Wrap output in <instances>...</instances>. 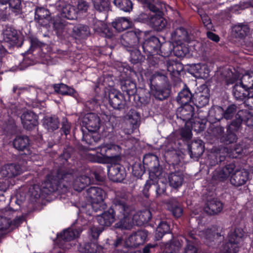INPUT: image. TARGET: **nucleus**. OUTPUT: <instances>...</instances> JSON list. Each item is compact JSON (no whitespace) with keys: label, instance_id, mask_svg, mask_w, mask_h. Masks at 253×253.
Here are the masks:
<instances>
[{"label":"nucleus","instance_id":"f257e3e1","mask_svg":"<svg viewBox=\"0 0 253 253\" xmlns=\"http://www.w3.org/2000/svg\"><path fill=\"white\" fill-rule=\"evenodd\" d=\"M75 153L72 146H67L59 156L58 161L59 167L55 174L47 175L46 179L40 189V194L35 195L38 198L41 195L45 196L55 192L59 194L65 193L68 190L70 182L74 179V170L71 168L72 164L69 162Z\"/></svg>","mask_w":253,"mask_h":253},{"label":"nucleus","instance_id":"f03ea898","mask_svg":"<svg viewBox=\"0 0 253 253\" xmlns=\"http://www.w3.org/2000/svg\"><path fill=\"white\" fill-rule=\"evenodd\" d=\"M89 149L96 151L95 154L87 153L86 155V159L92 163L117 164L122 160V148L119 145L113 143H103Z\"/></svg>","mask_w":253,"mask_h":253},{"label":"nucleus","instance_id":"7ed1b4c3","mask_svg":"<svg viewBox=\"0 0 253 253\" xmlns=\"http://www.w3.org/2000/svg\"><path fill=\"white\" fill-rule=\"evenodd\" d=\"M124 204L125 196L120 197L117 195L109 209L97 216L96 219L99 224L103 227L110 226L114 222L116 214L128 212L129 209Z\"/></svg>","mask_w":253,"mask_h":253},{"label":"nucleus","instance_id":"20e7f679","mask_svg":"<svg viewBox=\"0 0 253 253\" xmlns=\"http://www.w3.org/2000/svg\"><path fill=\"white\" fill-rule=\"evenodd\" d=\"M144 7L151 11L155 13L154 15L150 16L149 24L150 27L157 31H161L167 25V21L164 18V13L159 7L154 4L153 0H138Z\"/></svg>","mask_w":253,"mask_h":253},{"label":"nucleus","instance_id":"39448f33","mask_svg":"<svg viewBox=\"0 0 253 253\" xmlns=\"http://www.w3.org/2000/svg\"><path fill=\"white\" fill-rule=\"evenodd\" d=\"M192 137L191 129L188 127L182 128L180 135L176 133L170 134L167 138V144L165 148L166 152L176 151L181 148V142H188Z\"/></svg>","mask_w":253,"mask_h":253},{"label":"nucleus","instance_id":"423d86ee","mask_svg":"<svg viewBox=\"0 0 253 253\" xmlns=\"http://www.w3.org/2000/svg\"><path fill=\"white\" fill-rule=\"evenodd\" d=\"M123 238L122 236H116L115 239H108L106 244L102 247L96 242H90L84 244V253H106L113 252L115 249L122 245Z\"/></svg>","mask_w":253,"mask_h":253},{"label":"nucleus","instance_id":"0eeeda50","mask_svg":"<svg viewBox=\"0 0 253 253\" xmlns=\"http://www.w3.org/2000/svg\"><path fill=\"white\" fill-rule=\"evenodd\" d=\"M205 243L209 247H217L224 239L219 227L216 225H212L202 232Z\"/></svg>","mask_w":253,"mask_h":253},{"label":"nucleus","instance_id":"6e6552de","mask_svg":"<svg viewBox=\"0 0 253 253\" xmlns=\"http://www.w3.org/2000/svg\"><path fill=\"white\" fill-rule=\"evenodd\" d=\"M144 34L139 29L129 31L124 34L120 40L122 45L125 49L138 47L139 43L144 40Z\"/></svg>","mask_w":253,"mask_h":253},{"label":"nucleus","instance_id":"1a4fd4ad","mask_svg":"<svg viewBox=\"0 0 253 253\" xmlns=\"http://www.w3.org/2000/svg\"><path fill=\"white\" fill-rule=\"evenodd\" d=\"M108 101L113 108L120 111L130 106V99H128V97L125 93L115 89L109 92Z\"/></svg>","mask_w":253,"mask_h":253},{"label":"nucleus","instance_id":"9d476101","mask_svg":"<svg viewBox=\"0 0 253 253\" xmlns=\"http://www.w3.org/2000/svg\"><path fill=\"white\" fill-rule=\"evenodd\" d=\"M143 164L149 171L150 177H160L162 174V169L160 168L158 157L152 153L145 154L143 159Z\"/></svg>","mask_w":253,"mask_h":253},{"label":"nucleus","instance_id":"9b49d317","mask_svg":"<svg viewBox=\"0 0 253 253\" xmlns=\"http://www.w3.org/2000/svg\"><path fill=\"white\" fill-rule=\"evenodd\" d=\"M245 232L241 227H235L228 234L227 240L225 242L226 248H232V250L239 251L241 243L245 238Z\"/></svg>","mask_w":253,"mask_h":253},{"label":"nucleus","instance_id":"f8f14e48","mask_svg":"<svg viewBox=\"0 0 253 253\" xmlns=\"http://www.w3.org/2000/svg\"><path fill=\"white\" fill-rule=\"evenodd\" d=\"M126 207L129 209V211L126 213H117L118 217L121 219L114 225V227L116 229L121 230H130L133 226V222L132 218L131 216L133 212V208L128 204L127 199L125 197V204Z\"/></svg>","mask_w":253,"mask_h":253},{"label":"nucleus","instance_id":"ddd939ff","mask_svg":"<svg viewBox=\"0 0 253 253\" xmlns=\"http://www.w3.org/2000/svg\"><path fill=\"white\" fill-rule=\"evenodd\" d=\"M243 123V119L241 117L238 112L235 116V118L232 120L226 126L227 136L228 137L226 140L225 137H223V140H226L228 143L236 142L238 139L236 133L239 130L241 125Z\"/></svg>","mask_w":253,"mask_h":253},{"label":"nucleus","instance_id":"4468645a","mask_svg":"<svg viewBox=\"0 0 253 253\" xmlns=\"http://www.w3.org/2000/svg\"><path fill=\"white\" fill-rule=\"evenodd\" d=\"M81 232V231L69 228L63 230V232H61L59 234H57V237L59 247L63 249H70L71 245L69 242L78 237Z\"/></svg>","mask_w":253,"mask_h":253},{"label":"nucleus","instance_id":"2eb2a0df","mask_svg":"<svg viewBox=\"0 0 253 253\" xmlns=\"http://www.w3.org/2000/svg\"><path fill=\"white\" fill-rule=\"evenodd\" d=\"M5 46H8L10 48L13 46L21 47L22 44L18 43L19 38L16 31H6L4 34ZM8 51L5 48L4 45H0V62L2 63V58L7 54Z\"/></svg>","mask_w":253,"mask_h":253},{"label":"nucleus","instance_id":"dca6fc26","mask_svg":"<svg viewBox=\"0 0 253 253\" xmlns=\"http://www.w3.org/2000/svg\"><path fill=\"white\" fill-rule=\"evenodd\" d=\"M235 167V164L232 163L223 167L216 169L212 172L211 181L215 183L224 182L231 176Z\"/></svg>","mask_w":253,"mask_h":253},{"label":"nucleus","instance_id":"f3484780","mask_svg":"<svg viewBox=\"0 0 253 253\" xmlns=\"http://www.w3.org/2000/svg\"><path fill=\"white\" fill-rule=\"evenodd\" d=\"M20 118L23 128L27 130L35 129L39 124L38 115L31 110L24 111Z\"/></svg>","mask_w":253,"mask_h":253},{"label":"nucleus","instance_id":"a211bd4d","mask_svg":"<svg viewBox=\"0 0 253 253\" xmlns=\"http://www.w3.org/2000/svg\"><path fill=\"white\" fill-rule=\"evenodd\" d=\"M210 96V89L207 85L203 84L194 94L193 104L198 108L205 106L209 103Z\"/></svg>","mask_w":253,"mask_h":253},{"label":"nucleus","instance_id":"6ab92c4d","mask_svg":"<svg viewBox=\"0 0 253 253\" xmlns=\"http://www.w3.org/2000/svg\"><path fill=\"white\" fill-rule=\"evenodd\" d=\"M150 101L149 92L144 89H140L130 97V106L140 108L146 106Z\"/></svg>","mask_w":253,"mask_h":253},{"label":"nucleus","instance_id":"aec40b11","mask_svg":"<svg viewBox=\"0 0 253 253\" xmlns=\"http://www.w3.org/2000/svg\"><path fill=\"white\" fill-rule=\"evenodd\" d=\"M250 172L244 169H235L231 175L230 183L235 186L239 187L245 184L249 179Z\"/></svg>","mask_w":253,"mask_h":253},{"label":"nucleus","instance_id":"412c9836","mask_svg":"<svg viewBox=\"0 0 253 253\" xmlns=\"http://www.w3.org/2000/svg\"><path fill=\"white\" fill-rule=\"evenodd\" d=\"M113 164L108 168V177L113 182H121L126 176V169L119 163Z\"/></svg>","mask_w":253,"mask_h":253},{"label":"nucleus","instance_id":"4be33fe9","mask_svg":"<svg viewBox=\"0 0 253 253\" xmlns=\"http://www.w3.org/2000/svg\"><path fill=\"white\" fill-rule=\"evenodd\" d=\"M87 194L92 202L99 206L103 204L106 196V193L104 190L101 187L95 186H91L88 188L87 190Z\"/></svg>","mask_w":253,"mask_h":253},{"label":"nucleus","instance_id":"5701e85b","mask_svg":"<svg viewBox=\"0 0 253 253\" xmlns=\"http://www.w3.org/2000/svg\"><path fill=\"white\" fill-rule=\"evenodd\" d=\"M142 43L143 51L146 54L152 55V54L159 53L161 42L157 37L151 36L144 42L142 40Z\"/></svg>","mask_w":253,"mask_h":253},{"label":"nucleus","instance_id":"b1692460","mask_svg":"<svg viewBox=\"0 0 253 253\" xmlns=\"http://www.w3.org/2000/svg\"><path fill=\"white\" fill-rule=\"evenodd\" d=\"M83 123L88 131L95 132L100 128V119L97 114L89 113L84 116Z\"/></svg>","mask_w":253,"mask_h":253},{"label":"nucleus","instance_id":"393cba45","mask_svg":"<svg viewBox=\"0 0 253 253\" xmlns=\"http://www.w3.org/2000/svg\"><path fill=\"white\" fill-rule=\"evenodd\" d=\"M190 156L193 159H199L205 151V143L201 139H196L192 141L187 145Z\"/></svg>","mask_w":253,"mask_h":253},{"label":"nucleus","instance_id":"a878e982","mask_svg":"<svg viewBox=\"0 0 253 253\" xmlns=\"http://www.w3.org/2000/svg\"><path fill=\"white\" fill-rule=\"evenodd\" d=\"M194 114L195 108L191 103L181 104L176 111L177 118L186 123L191 120Z\"/></svg>","mask_w":253,"mask_h":253},{"label":"nucleus","instance_id":"bb28decb","mask_svg":"<svg viewBox=\"0 0 253 253\" xmlns=\"http://www.w3.org/2000/svg\"><path fill=\"white\" fill-rule=\"evenodd\" d=\"M30 139L27 135H18L12 142L13 147L20 151L24 152L26 155H31L32 151L30 149Z\"/></svg>","mask_w":253,"mask_h":253},{"label":"nucleus","instance_id":"cd10ccee","mask_svg":"<svg viewBox=\"0 0 253 253\" xmlns=\"http://www.w3.org/2000/svg\"><path fill=\"white\" fill-rule=\"evenodd\" d=\"M67 22L61 17H55L53 19V27L57 36L62 38L67 33Z\"/></svg>","mask_w":253,"mask_h":253},{"label":"nucleus","instance_id":"c85d7f7f","mask_svg":"<svg viewBox=\"0 0 253 253\" xmlns=\"http://www.w3.org/2000/svg\"><path fill=\"white\" fill-rule=\"evenodd\" d=\"M147 236L148 231L147 230H139L130 235L128 240L131 247H137L144 243Z\"/></svg>","mask_w":253,"mask_h":253},{"label":"nucleus","instance_id":"c756f323","mask_svg":"<svg viewBox=\"0 0 253 253\" xmlns=\"http://www.w3.org/2000/svg\"><path fill=\"white\" fill-rule=\"evenodd\" d=\"M120 85L123 93L128 97V99H130V96L137 92L136 83L130 78L121 80Z\"/></svg>","mask_w":253,"mask_h":253},{"label":"nucleus","instance_id":"7c9ffc66","mask_svg":"<svg viewBox=\"0 0 253 253\" xmlns=\"http://www.w3.org/2000/svg\"><path fill=\"white\" fill-rule=\"evenodd\" d=\"M49 11L43 7H37L35 11V21L39 24L40 26L44 27L50 19Z\"/></svg>","mask_w":253,"mask_h":253},{"label":"nucleus","instance_id":"2f4dec72","mask_svg":"<svg viewBox=\"0 0 253 253\" xmlns=\"http://www.w3.org/2000/svg\"><path fill=\"white\" fill-rule=\"evenodd\" d=\"M19 174V166L12 163L4 165L0 172V175L5 178V182L7 179L14 177Z\"/></svg>","mask_w":253,"mask_h":253},{"label":"nucleus","instance_id":"473e14b6","mask_svg":"<svg viewBox=\"0 0 253 253\" xmlns=\"http://www.w3.org/2000/svg\"><path fill=\"white\" fill-rule=\"evenodd\" d=\"M52 87L56 93L62 95L70 96L74 98H77L78 96L77 91L73 87L63 83L53 84Z\"/></svg>","mask_w":253,"mask_h":253},{"label":"nucleus","instance_id":"72a5a7b5","mask_svg":"<svg viewBox=\"0 0 253 253\" xmlns=\"http://www.w3.org/2000/svg\"><path fill=\"white\" fill-rule=\"evenodd\" d=\"M148 82L151 89L169 84L167 77L159 72L152 75Z\"/></svg>","mask_w":253,"mask_h":253},{"label":"nucleus","instance_id":"f704fd0d","mask_svg":"<svg viewBox=\"0 0 253 253\" xmlns=\"http://www.w3.org/2000/svg\"><path fill=\"white\" fill-rule=\"evenodd\" d=\"M152 218V213L149 210L139 211L133 214L132 219L138 226H142L147 223Z\"/></svg>","mask_w":253,"mask_h":253},{"label":"nucleus","instance_id":"c9c22d12","mask_svg":"<svg viewBox=\"0 0 253 253\" xmlns=\"http://www.w3.org/2000/svg\"><path fill=\"white\" fill-rule=\"evenodd\" d=\"M191 74L200 78H207L209 76L210 70L205 64H194L190 66Z\"/></svg>","mask_w":253,"mask_h":253},{"label":"nucleus","instance_id":"e433bc0d","mask_svg":"<svg viewBox=\"0 0 253 253\" xmlns=\"http://www.w3.org/2000/svg\"><path fill=\"white\" fill-rule=\"evenodd\" d=\"M222 203L217 199L214 198L208 200L204 208L205 212L210 215L217 214L222 211Z\"/></svg>","mask_w":253,"mask_h":253},{"label":"nucleus","instance_id":"4c0bfd02","mask_svg":"<svg viewBox=\"0 0 253 253\" xmlns=\"http://www.w3.org/2000/svg\"><path fill=\"white\" fill-rule=\"evenodd\" d=\"M43 126L49 132H53L59 128L60 121L55 115L45 116L43 120Z\"/></svg>","mask_w":253,"mask_h":253},{"label":"nucleus","instance_id":"58836bf2","mask_svg":"<svg viewBox=\"0 0 253 253\" xmlns=\"http://www.w3.org/2000/svg\"><path fill=\"white\" fill-rule=\"evenodd\" d=\"M232 93L236 100L243 101L250 95V89L241 83L236 84L232 89Z\"/></svg>","mask_w":253,"mask_h":253},{"label":"nucleus","instance_id":"ea45409f","mask_svg":"<svg viewBox=\"0 0 253 253\" xmlns=\"http://www.w3.org/2000/svg\"><path fill=\"white\" fill-rule=\"evenodd\" d=\"M184 179V175L180 171L171 172L168 176L169 185L174 189L180 187L182 185Z\"/></svg>","mask_w":253,"mask_h":253},{"label":"nucleus","instance_id":"a19ab883","mask_svg":"<svg viewBox=\"0 0 253 253\" xmlns=\"http://www.w3.org/2000/svg\"><path fill=\"white\" fill-rule=\"evenodd\" d=\"M168 210L175 218H179L183 214V210L176 198H170L167 203Z\"/></svg>","mask_w":253,"mask_h":253},{"label":"nucleus","instance_id":"79ce46f5","mask_svg":"<svg viewBox=\"0 0 253 253\" xmlns=\"http://www.w3.org/2000/svg\"><path fill=\"white\" fill-rule=\"evenodd\" d=\"M89 35V28L87 25L78 24L72 28V36L75 39H85Z\"/></svg>","mask_w":253,"mask_h":253},{"label":"nucleus","instance_id":"37998d69","mask_svg":"<svg viewBox=\"0 0 253 253\" xmlns=\"http://www.w3.org/2000/svg\"><path fill=\"white\" fill-rule=\"evenodd\" d=\"M155 98L161 101L168 98L170 95V88L169 84L151 89Z\"/></svg>","mask_w":253,"mask_h":253},{"label":"nucleus","instance_id":"c03bdc74","mask_svg":"<svg viewBox=\"0 0 253 253\" xmlns=\"http://www.w3.org/2000/svg\"><path fill=\"white\" fill-rule=\"evenodd\" d=\"M217 109L219 112H221V114L219 118L215 116V120L220 121L221 119L224 118L228 120L232 119L235 115L237 111V106L236 105L232 104L229 105L225 110L220 106H218Z\"/></svg>","mask_w":253,"mask_h":253},{"label":"nucleus","instance_id":"a18cd8bd","mask_svg":"<svg viewBox=\"0 0 253 253\" xmlns=\"http://www.w3.org/2000/svg\"><path fill=\"white\" fill-rule=\"evenodd\" d=\"M226 159L225 153L218 150L211 153L208 157L209 166L212 167L224 162Z\"/></svg>","mask_w":253,"mask_h":253},{"label":"nucleus","instance_id":"49530a36","mask_svg":"<svg viewBox=\"0 0 253 253\" xmlns=\"http://www.w3.org/2000/svg\"><path fill=\"white\" fill-rule=\"evenodd\" d=\"M194 94H192L189 88L185 85L178 94L176 99L180 104L193 103Z\"/></svg>","mask_w":253,"mask_h":253},{"label":"nucleus","instance_id":"de8ad7c7","mask_svg":"<svg viewBox=\"0 0 253 253\" xmlns=\"http://www.w3.org/2000/svg\"><path fill=\"white\" fill-rule=\"evenodd\" d=\"M159 48V56L165 58L169 57L172 52H174V46L171 42L167 41L161 43Z\"/></svg>","mask_w":253,"mask_h":253},{"label":"nucleus","instance_id":"09e8293b","mask_svg":"<svg viewBox=\"0 0 253 253\" xmlns=\"http://www.w3.org/2000/svg\"><path fill=\"white\" fill-rule=\"evenodd\" d=\"M170 232V225L166 221H160L155 232V238L157 241L161 240L166 234Z\"/></svg>","mask_w":253,"mask_h":253},{"label":"nucleus","instance_id":"8fccbe9b","mask_svg":"<svg viewBox=\"0 0 253 253\" xmlns=\"http://www.w3.org/2000/svg\"><path fill=\"white\" fill-rule=\"evenodd\" d=\"M172 38L176 42L187 41L189 35L187 30L183 27L176 28L171 34Z\"/></svg>","mask_w":253,"mask_h":253},{"label":"nucleus","instance_id":"3c124183","mask_svg":"<svg viewBox=\"0 0 253 253\" xmlns=\"http://www.w3.org/2000/svg\"><path fill=\"white\" fill-rule=\"evenodd\" d=\"M126 49L129 52V61L132 64L140 63L145 59V56L141 54L138 47Z\"/></svg>","mask_w":253,"mask_h":253},{"label":"nucleus","instance_id":"603ef678","mask_svg":"<svg viewBox=\"0 0 253 253\" xmlns=\"http://www.w3.org/2000/svg\"><path fill=\"white\" fill-rule=\"evenodd\" d=\"M60 17L69 20L75 19L77 18V11L75 6L66 4L62 8Z\"/></svg>","mask_w":253,"mask_h":253},{"label":"nucleus","instance_id":"864d4df0","mask_svg":"<svg viewBox=\"0 0 253 253\" xmlns=\"http://www.w3.org/2000/svg\"><path fill=\"white\" fill-rule=\"evenodd\" d=\"M112 26L118 32H123L130 27V23L126 17H119L112 22Z\"/></svg>","mask_w":253,"mask_h":253},{"label":"nucleus","instance_id":"5fc2aeb1","mask_svg":"<svg viewBox=\"0 0 253 253\" xmlns=\"http://www.w3.org/2000/svg\"><path fill=\"white\" fill-rule=\"evenodd\" d=\"M183 69V66L180 62L174 61L167 62V70L172 76L176 77L180 76Z\"/></svg>","mask_w":253,"mask_h":253},{"label":"nucleus","instance_id":"6e6d98bb","mask_svg":"<svg viewBox=\"0 0 253 253\" xmlns=\"http://www.w3.org/2000/svg\"><path fill=\"white\" fill-rule=\"evenodd\" d=\"M100 135L96 133V131H89L88 133H85L83 131L82 141L89 145L93 146L95 145L100 140Z\"/></svg>","mask_w":253,"mask_h":253},{"label":"nucleus","instance_id":"4d7b16f0","mask_svg":"<svg viewBox=\"0 0 253 253\" xmlns=\"http://www.w3.org/2000/svg\"><path fill=\"white\" fill-rule=\"evenodd\" d=\"M90 182L91 180L89 177L86 175H82L74 182V189L76 191L81 192L90 184Z\"/></svg>","mask_w":253,"mask_h":253},{"label":"nucleus","instance_id":"13d9d810","mask_svg":"<svg viewBox=\"0 0 253 253\" xmlns=\"http://www.w3.org/2000/svg\"><path fill=\"white\" fill-rule=\"evenodd\" d=\"M249 26L247 24H239L233 28L234 36L240 39L244 38L250 32Z\"/></svg>","mask_w":253,"mask_h":253},{"label":"nucleus","instance_id":"bf43d9fd","mask_svg":"<svg viewBox=\"0 0 253 253\" xmlns=\"http://www.w3.org/2000/svg\"><path fill=\"white\" fill-rule=\"evenodd\" d=\"M114 5L120 10L130 12L133 9V4L131 0H114Z\"/></svg>","mask_w":253,"mask_h":253},{"label":"nucleus","instance_id":"052dcab7","mask_svg":"<svg viewBox=\"0 0 253 253\" xmlns=\"http://www.w3.org/2000/svg\"><path fill=\"white\" fill-rule=\"evenodd\" d=\"M182 42H177V45L174 46L173 53L175 56L178 57H183L189 53L188 45Z\"/></svg>","mask_w":253,"mask_h":253},{"label":"nucleus","instance_id":"680f3d73","mask_svg":"<svg viewBox=\"0 0 253 253\" xmlns=\"http://www.w3.org/2000/svg\"><path fill=\"white\" fill-rule=\"evenodd\" d=\"M212 133L213 135L215 136L219 140L220 142L224 144L228 145L231 144L232 143H228V142H226V140H223V137H225V138L227 140L228 137H226L227 135V132L226 133H224V127L218 126L213 127L211 130Z\"/></svg>","mask_w":253,"mask_h":253},{"label":"nucleus","instance_id":"e2e57ef3","mask_svg":"<svg viewBox=\"0 0 253 253\" xmlns=\"http://www.w3.org/2000/svg\"><path fill=\"white\" fill-rule=\"evenodd\" d=\"M154 187L157 198L167 195L166 190L168 188V184L166 181H159L157 179L155 182Z\"/></svg>","mask_w":253,"mask_h":253},{"label":"nucleus","instance_id":"0e129e2a","mask_svg":"<svg viewBox=\"0 0 253 253\" xmlns=\"http://www.w3.org/2000/svg\"><path fill=\"white\" fill-rule=\"evenodd\" d=\"M95 31L100 36L108 39L111 38L114 35L112 29L105 23H102L96 28Z\"/></svg>","mask_w":253,"mask_h":253},{"label":"nucleus","instance_id":"69168bd1","mask_svg":"<svg viewBox=\"0 0 253 253\" xmlns=\"http://www.w3.org/2000/svg\"><path fill=\"white\" fill-rule=\"evenodd\" d=\"M95 9L100 12L108 11L111 4L110 0H91Z\"/></svg>","mask_w":253,"mask_h":253},{"label":"nucleus","instance_id":"338daca9","mask_svg":"<svg viewBox=\"0 0 253 253\" xmlns=\"http://www.w3.org/2000/svg\"><path fill=\"white\" fill-rule=\"evenodd\" d=\"M240 82L244 84L246 88L250 90L253 88V72H247L243 75Z\"/></svg>","mask_w":253,"mask_h":253},{"label":"nucleus","instance_id":"774afa93","mask_svg":"<svg viewBox=\"0 0 253 253\" xmlns=\"http://www.w3.org/2000/svg\"><path fill=\"white\" fill-rule=\"evenodd\" d=\"M146 170H147L143 164L140 162H135L132 166V173L137 177L141 178Z\"/></svg>","mask_w":253,"mask_h":253}]
</instances>
